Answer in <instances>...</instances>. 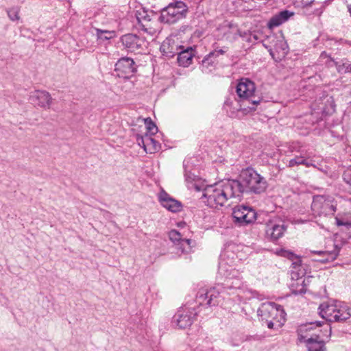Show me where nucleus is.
Segmentation results:
<instances>
[{"label":"nucleus","instance_id":"obj_1","mask_svg":"<svg viewBox=\"0 0 351 351\" xmlns=\"http://www.w3.org/2000/svg\"><path fill=\"white\" fill-rule=\"evenodd\" d=\"M238 185L228 180L207 186L204 191L203 197L206 199L207 205L212 208L222 206L228 200L238 198L237 190Z\"/></svg>","mask_w":351,"mask_h":351},{"label":"nucleus","instance_id":"obj_2","mask_svg":"<svg viewBox=\"0 0 351 351\" xmlns=\"http://www.w3.org/2000/svg\"><path fill=\"white\" fill-rule=\"evenodd\" d=\"M232 182L238 185L237 193L239 199L243 193L261 194L267 188L265 178L250 167L242 170L239 180H232Z\"/></svg>","mask_w":351,"mask_h":351},{"label":"nucleus","instance_id":"obj_3","mask_svg":"<svg viewBox=\"0 0 351 351\" xmlns=\"http://www.w3.org/2000/svg\"><path fill=\"white\" fill-rule=\"evenodd\" d=\"M263 324L269 329H278L285 322L286 313L280 305L274 302L263 303L257 311Z\"/></svg>","mask_w":351,"mask_h":351},{"label":"nucleus","instance_id":"obj_4","mask_svg":"<svg viewBox=\"0 0 351 351\" xmlns=\"http://www.w3.org/2000/svg\"><path fill=\"white\" fill-rule=\"evenodd\" d=\"M311 210L315 217L332 216L336 212V204L332 197L316 195L313 197Z\"/></svg>","mask_w":351,"mask_h":351},{"label":"nucleus","instance_id":"obj_5","mask_svg":"<svg viewBox=\"0 0 351 351\" xmlns=\"http://www.w3.org/2000/svg\"><path fill=\"white\" fill-rule=\"evenodd\" d=\"M187 12V8L182 1L171 3L162 10L161 17L167 23H174L183 19Z\"/></svg>","mask_w":351,"mask_h":351},{"label":"nucleus","instance_id":"obj_6","mask_svg":"<svg viewBox=\"0 0 351 351\" xmlns=\"http://www.w3.org/2000/svg\"><path fill=\"white\" fill-rule=\"evenodd\" d=\"M120 40L123 46L129 51L140 53L147 47L146 42L144 38L140 37L136 34H127L123 35Z\"/></svg>","mask_w":351,"mask_h":351},{"label":"nucleus","instance_id":"obj_7","mask_svg":"<svg viewBox=\"0 0 351 351\" xmlns=\"http://www.w3.org/2000/svg\"><path fill=\"white\" fill-rule=\"evenodd\" d=\"M232 217L235 222L241 225H247L255 221L256 213L254 209L248 206H237L233 209Z\"/></svg>","mask_w":351,"mask_h":351},{"label":"nucleus","instance_id":"obj_8","mask_svg":"<svg viewBox=\"0 0 351 351\" xmlns=\"http://www.w3.org/2000/svg\"><path fill=\"white\" fill-rule=\"evenodd\" d=\"M196 316V313L193 308H183L179 309L173 317V323H175L179 328H186L192 325Z\"/></svg>","mask_w":351,"mask_h":351},{"label":"nucleus","instance_id":"obj_9","mask_svg":"<svg viewBox=\"0 0 351 351\" xmlns=\"http://www.w3.org/2000/svg\"><path fill=\"white\" fill-rule=\"evenodd\" d=\"M182 48L180 39L176 36H170L162 42L160 49L164 56L171 58Z\"/></svg>","mask_w":351,"mask_h":351},{"label":"nucleus","instance_id":"obj_10","mask_svg":"<svg viewBox=\"0 0 351 351\" xmlns=\"http://www.w3.org/2000/svg\"><path fill=\"white\" fill-rule=\"evenodd\" d=\"M115 71L119 77L128 78L136 71V66L133 59L123 57L115 64Z\"/></svg>","mask_w":351,"mask_h":351},{"label":"nucleus","instance_id":"obj_11","mask_svg":"<svg viewBox=\"0 0 351 351\" xmlns=\"http://www.w3.org/2000/svg\"><path fill=\"white\" fill-rule=\"evenodd\" d=\"M224 291L222 285L210 289L209 290H202L197 294V300L200 304H202L206 300V304L208 306H215L218 304L217 298L220 292Z\"/></svg>","mask_w":351,"mask_h":351},{"label":"nucleus","instance_id":"obj_12","mask_svg":"<svg viewBox=\"0 0 351 351\" xmlns=\"http://www.w3.org/2000/svg\"><path fill=\"white\" fill-rule=\"evenodd\" d=\"M287 230L285 223L282 220H269L266 224L265 233L271 241H276L282 237Z\"/></svg>","mask_w":351,"mask_h":351},{"label":"nucleus","instance_id":"obj_13","mask_svg":"<svg viewBox=\"0 0 351 351\" xmlns=\"http://www.w3.org/2000/svg\"><path fill=\"white\" fill-rule=\"evenodd\" d=\"M158 197L161 206L170 212L178 213L182 209V203L171 197L163 189L159 193Z\"/></svg>","mask_w":351,"mask_h":351},{"label":"nucleus","instance_id":"obj_14","mask_svg":"<svg viewBox=\"0 0 351 351\" xmlns=\"http://www.w3.org/2000/svg\"><path fill=\"white\" fill-rule=\"evenodd\" d=\"M29 100L34 106L48 109L52 103L50 94L45 90H36L31 93Z\"/></svg>","mask_w":351,"mask_h":351},{"label":"nucleus","instance_id":"obj_15","mask_svg":"<svg viewBox=\"0 0 351 351\" xmlns=\"http://www.w3.org/2000/svg\"><path fill=\"white\" fill-rule=\"evenodd\" d=\"M256 90L254 83L247 78H242L237 86V93L240 98L249 99Z\"/></svg>","mask_w":351,"mask_h":351},{"label":"nucleus","instance_id":"obj_16","mask_svg":"<svg viewBox=\"0 0 351 351\" xmlns=\"http://www.w3.org/2000/svg\"><path fill=\"white\" fill-rule=\"evenodd\" d=\"M337 303H328L324 302L319 306V314L322 318L328 322H333L335 319L334 317H338L335 315Z\"/></svg>","mask_w":351,"mask_h":351},{"label":"nucleus","instance_id":"obj_17","mask_svg":"<svg viewBox=\"0 0 351 351\" xmlns=\"http://www.w3.org/2000/svg\"><path fill=\"white\" fill-rule=\"evenodd\" d=\"M294 15V12L289 10H282L273 16L268 21L267 26L269 29L278 27L282 23L287 21L291 16Z\"/></svg>","mask_w":351,"mask_h":351},{"label":"nucleus","instance_id":"obj_18","mask_svg":"<svg viewBox=\"0 0 351 351\" xmlns=\"http://www.w3.org/2000/svg\"><path fill=\"white\" fill-rule=\"evenodd\" d=\"M294 15V12L289 10H282L273 16L268 21L267 26L269 29L278 27L282 23L287 21L291 16Z\"/></svg>","mask_w":351,"mask_h":351},{"label":"nucleus","instance_id":"obj_19","mask_svg":"<svg viewBox=\"0 0 351 351\" xmlns=\"http://www.w3.org/2000/svg\"><path fill=\"white\" fill-rule=\"evenodd\" d=\"M294 15V12L289 10H282L273 16L268 21L267 26L269 29L278 27L282 23L287 21L291 16Z\"/></svg>","mask_w":351,"mask_h":351},{"label":"nucleus","instance_id":"obj_20","mask_svg":"<svg viewBox=\"0 0 351 351\" xmlns=\"http://www.w3.org/2000/svg\"><path fill=\"white\" fill-rule=\"evenodd\" d=\"M237 271L232 270L229 276L226 278L224 282L222 284L224 291L233 289H240L243 285L241 278L239 277Z\"/></svg>","mask_w":351,"mask_h":351},{"label":"nucleus","instance_id":"obj_21","mask_svg":"<svg viewBox=\"0 0 351 351\" xmlns=\"http://www.w3.org/2000/svg\"><path fill=\"white\" fill-rule=\"evenodd\" d=\"M178 55V62L180 66L186 67L192 63V59L195 56V51L191 47L183 48L179 50Z\"/></svg>","mask_w":351,"mask_h":351},{"label":"nucleus","instance_id":"obj_22","mask_svg":"<svg viewBox=\"0 0 351 351\" xmlns=\"http://www.w3.org/2000/svg\"><path fill=\"white\" fill-rule=\"evenodd\" d=\"M300 339H304L306 343L308 351H326L324 341L320 340L318 335L307 338V336L300 335Z\"/></svg>","mask_w":351,"mask_h":351},{"label":"nucleus","instance_id":"obj_23","mask_svg":"<svg viewBox=\"0 0 351 351\" xmlns=\"http://www.w3.org/2000/svg\"><path fill=\"white\" fill-rule=\"evenodd\" d=\"M335 315L338 317H334V322H343L349 319L351 316L350 309L346 305L337 303Z\"/></svg>","mask_w":351,"mask_h":351},{"label":"nucleus","instance_id":"obj_24","mask_svg":"<svg viewBox=\"0 0 351 351\" xmlns=\"http://www.w3.org/2000/svg\"><path fill=\"white\" fill-rule=\"evenodd\" d=\"M216 52H210L202 61L201 69L202 72L208 73L215 68L214 56Z\"/></svg>","mask_w":351,"mask_h":351},{"label":"nucleus","instance_id":"obj_25","mask_svg":"<svg viewBox=\"0 0 351 351\" xmlns=\"http://www.w3.org/2000/svg\"><path fill=\"white\" fill-rule=\"evenodd\" d=\"M278 254L291 260L292 261L293 268H297L298 267L300 266L301 259L299 256H296L293 252L289 250H280L278 252Z\"/></svg>","mask_w":351,"mask_h":351},{"label":"nucleus","instance_id":"obj_26","mask_svg":"<svg viewBox=\"0 0 351 351\" xmlns=\"http://www.w3.org/2000/svg\"><path fill=\"white\" fill-rule=\"evenodd\" d=\"M193 243L194 242L191 239H184L178 243V245L176 246V249L178 252H180L181 254H189L192 250L193 246Z\"/></svg>","mask_w":351,"mask_h":351},{"label":"nucleus","instance_id":"obj_27","mask_svg":"<svg viewBox=\"0 0 351 351\" xmlns=\"http://www.w3.org/2000/svg\"><path fill=\"white\" fill-rule=\"evenodd\" d=\"M96 33L98 38L104 40L112 39L116 36L114 31L102 30L100 29H97Z\"/></svg>","mask_w":351,"mask_h":351},{"label":"nucleus","instance_id":"obj_28","mask_svg":"<svg viewBox=\"0 0 351 351\" xmlns=\"http://www.w3.org/2000/svg\"><path fill=\"white\" fill-rule=\"evenodd\" d=\"M314 254H317L319 255H323L325 258L321 260L323 263H328L329 261H332L335 260L337 256V254L335 252H326V251H313L312 252Z\"/></svg>","mask_w":351,"mask_h":351},{"label":"nucleus","instance_id":"obj_29","mask_svg":"<svg viewBox=\"0 0 351 351\" xmlns=\"http://www.w3.org/2000/svg\"><path fill=\"white\" fill-rule=\"evenodd\" d=\"M169 238L174 243L175 247L184 239L182 234L176 230H171L169 232Z\"/></svg>","mask_w":351,"mask_h":351},{"label":"nucleus","instance_id":"obj_30","mask_svg":"<svg viewBox=\"0 0 351 351\" xmlns=\"http://www.w3.org/2000/svg\"><path fill=\"white\" fill-rule=\"evenodd\" d=\"M19 12L20 9L18 7L12 8L7 10L8 17L13 21L19 20Z\"/></svg>","mask_w":351,"mask_h":351},{"label":"nucleus","instance_id":"obj_31","mask_svg":"<svg viewBox=\"0 0 351 351\" xmlns=\"http://www.w3.org/2000/svg\"><path fill=\"white\" fill-rule=\"evenodd\" d=\"M302 163H304V156H296L294 158L289 161L288 167H293L295 165H302Z\"/></svg>","mask_w":351,"mask_h":351},{"label":"nucleus","instance_id":"obj_32","mask_svg":"<svg viewBox=\"0 0 351 351\" xmlns=\"http://www.w3.org/2000/svg\"><path fill=\"white\" fill-rule=\"evenodd\" d=\"M145 123L147 126L148 132L154 134L157 131V127L150 118L145 119Z\"/></svg>","mask_w":351,"mask_h":351},{"label":"nucleus","instance_id":"obj_33","mask_svg":"<svg viewBox=\"0 0 351 351\" xmlns=\"http://www.w3.org/2000/svg\"><path fill=\"white\" fill-rule=\"evenodd\" d=\"M337 70L340 73H346L351 72V64L343 63L341 65L337 66Z\"/></svg>","mask_w":351,"mask_h":351},{"label":"nucleus","instance_id":"obj_34","mask_svg":"<svg viewBox=\"0 0 351 351\" xmlns=\"http://www.w3.org/2000/svg\"><path fill=\"white\" fill-rule=\"evenodd\" d=\"M141 15V14L139 13L138 15H137L136 18H137V20L138 21V23L139 25H141V27H142V29L145 31H147V25L144 23V22H149V19H148V16H145L143 17V20L142 21L141 20V18L142 17H140L139 16Z\"/></svg>","mask_w":351,"mask_h":351},{"label":"nucleus","instance_id":"obj_35","mask_svg":"<svg viewBox=\"0 0 351 351\" xmlns=\"http://www.w3.org/2000/svg\"><path fill=\"white\" fill-rule=\"evenodd\" d=\"M343 180L350 186L351 188V168L347 169L343 174Z\"/></svg>","mask_w":351,"mask_h":351},{"label":"nucleus","instance_id":"obj_36","mask_svg":"<svg viewBox=\"0 0 351 351\" xmlns=\"http://www.w3.org/2000/svg\"><path fill=\"white\" fill-rule=\"evenodd\" d=\"M145 141H146V143L147 144V146L152 145H153L154 151L157 149V147H156L157 142L153 138H152L151 136H149L148 135H145Z\"/></svg>","mask_w":351,"mask_h":351},{"label":"nucleus","instance_id":"obj_37","mask_svg":"<svg viewBox=\"0 0 351 351\" xmlns=\"http://www.w3.org/2000/svg\"><path fill=\"white\" fill-rule=\"evenodd\" d=\"M298 280H301L302 287L300 289L293 290V292L295 294H302V293H306V289L305 285H304V280H302V278L298 279Z\"/></svg>","mask_w":351,"mask_h":351},{"label":"nucleus","instance_id":"obj_38","mask_svg":"<svg viewBox=\"0 0 351 351\" xmlns=\"http://www.w3.org/2000/svg\"><path fill=\"white\" fill-rule=\"evenodd\" d=\"M138 144L142 146L145 150L147 149V144L145 141V136H138L137 138Z\"/></svg>","mask_w":351,"mask_h":351},{"label":"nucleus","instance_id":"obj_39","mask_svg":"<svg viewBox=\"0 0 351 351\" xmlns=\"http://www.w3.org/2000/svg\"><path fill=\"white\" fill-rule=\"evenodd\" d=\"M227 50H228V47H224L223 49H215L212 52H216V54L214 56V58H216L219 55L224 54L227 51Z\"/></svg>","mask_w":351,"mask_h":351},{"label":"nucleus","instance_id":"obj_40","mask_svg":"<svg viewBox=\"0 0 351 351\" xmlns=\"http://www.w3.org/2000/svg\"><path fill=\"white\" fill-rule=\"evenodd\" d=\"M336 223H337V225L338 226H347V227H350L351 226V222L343 221L342 220L339 219L337 217H336Z\"/></svg>","mask_w":351,"mask_h":351},{"label":"nucleus","instance_id":"obj_41","mask_svg":"<svg viewBox=\"0 0 351 351\" xmlns=\"http://www.w3.org/2000/svg\"><path fill=\"white\" fill-rule=\"evenodd\" d=\"M311 329H312V324L301 326L299 331L302 332L303 331H308Z\"/></svg>","mask_w":351,"mask_h":351},{"label":"nucleus","instance_id":"obj_42","mask_svg":"<svg viewBox=\"0 0 351 351\" xmlns=\"http://www.w3.org/2000/svg\"><path fill=\"white\" fill-rule=\"evenodd\" d=\"M315 0H301L303 6L306 7L311 5Z\"/></svg>","mask_w":351,"mask_h":351},{"label":"nucleus","instance_id":"obj_43","mask_svg":"<svg viewBox=\"0 0 351 351\" xmlns=\"http://www.w3.org/2000/svg\"><path fill=\"white\" fill-rule=\"evenodd\" d=\"M278 44L280 45L282 50L285 51L286 49V43L283 40H280Z\"/></svg>","mask_w":351,"mask_h":351},{"label":"nucleus","instance_id":"obj_44","mask_svg":"<svg viewBox=\"0 0 351 351\" xmlns=\"http://www.w3.org/2000/svg\"><path fill=\"white\" fill-rule=\"evenodd\" d=\"M302 165H304L307 167H311V166H314L311 162L307 161L304 158V163H302Z\"/></svg>","mask_w":351,"mask_h":351},{"label":"nucleus","instance_id":"obj_45","mask_svg":"<svg viewBox=\"0 0 351 351\" xmlns=\"http://www.w3.org/2000/svg\"><path fill=\"white\" fill-rule=\"evenodd\" d=\"M322 12V10L321 8H317L315 10L314 14L317 16H320Z\"/></svg>","mask_w":351,"mask_h":351},{"label":"nucleus","instance_id":"obj_46","mask_svg":"<svg viewBox=\"0 0 351 351\" xmlns=\"http://www.w3.org/2000/svg\"><path fill=\"white\" fill-rule=\"evenodd\" d=\"M252 103L253 105H257V104H258L260 103V100H258V101L252 100Z\"/></svg>","mask_w":351,"mask_h":351},{"label":"nucleus","instance_id":"obj_47","mask_svg":"<svg viewBox=\"0 0 351 351\" xmlns=\"http://www.w3.org/2000/svg\"><path fill=\"white\" fill-rule=\"evenodd\" d=\"M185 176H186V180L187 181H189V180H193V178L191 176H188L187 174H186Z\"/></svg>","mask_w":351,"mask_h":351},{"label":"nucleus","instance_id":"obj_48","mask_svg":"<svg viewBox=\"0 0 351 351\" xmlns=\"http://www.w3.org/2000/svg\"><path fill=\"white\" fill-rule=\"evenodd\" d=\"M222 268H223V263H219V269L221 271V270H222Z\"/></svg>","mask_w":351,"mask_h":351},{"label":"nucleus","instance_id":"obj_49","mask_svg":"<svg viewBox=\"0 0 351 351\" xmlns=\"http://www.w3.org/2000/svg\"><path fill=\"white\" fill-rule=\"evenodd\" d=\"M321 326L320 323H319V322H317V326Z\"/></svg>","mask_w":351,"mask_h":351},{"label":"nucleus","instance_id":"obj_50","mask_svg":"<svg viewBox=\"0 0 351 351\" xmlns=\"http://www.w3.org/2000/svg\"><path fill=\"white\" fill-rule=\"evenodd\" d=\"M278 46H276V50H278Z\"/></svg>","mask_w":351,"mask_h":351},{"label":"nucleus","instance_id":"obj_51","mask_svg":"<svg viewBox=\"0 0 351 351\" xmlns=\"http://www.w3.org/2000/svg\"><path fill=\"white\" fill-rule=\"evenodd\" d=\"M270 54L273 56L272 51L270 50Z\"/></svg>","mask_w":351,"mask_h":351}]
</instances>
